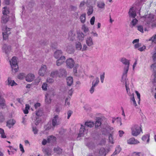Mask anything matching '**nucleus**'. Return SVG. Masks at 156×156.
Returning a JSON list of instances; mask_svg holds the SVG:
<instances>
[{
	"label": "nucleus",
	"instance_id": "1",
	"mask_svg": "<svg viewBox=\"0 0 156 156\" xmlns=\"http://www.w3.org/2000/svg\"><path fill=\"white\" fill-rule=\"evenodd\" d=\"M85 126L81 125V127L79 133V136H83L84 135V133L87 132V129L86 127L90 128L93 127L94 125V123L93 122L87 121L85 122Z\"/></svg>",
	"mask_w": 156,
	"mask_h": 156
},
{
	"label": "nucleus",
	"instance_id": "2",
	"mask_svg": "<svg viewBox=\"0 0 156 156\" xmlns=\"http://www.w3.org/2000/svg\"><path fill=\"white\" fill-rule=\"evenodd\" d=\"M2 12L3 15L1 22L2 23H5L9 20V16L8 15L9 13V11L7 7H5L3 8Z\"/></svg>",
	"mask_w": 156,
	"mask_h": 156
},
{
	"label": "nucleus",
	"instance_id": "3",
	"mask_svg": "<svg viewBox=\"0 0 156 156\" xmlns=\"http://www.w3.org/2000/svg\"><path fill=\"white\" fill-rule=\"evenodd\" d=\"M131 133L133 136H137L139 135L141 132L142 133L141 127L137 125H134L131 128Z\"/></svg>",
	"mask_w": 156,
	"mask_h": 156
},
{
	"label": "nucleus",
	"instance_id": "4",
	"mask_svg": "<svg viewBox=\"0 0 156 156\" xmlns=\"http://www.w3.org/2000/svg\"><path fill=\"white\" fill-rule=\"evenodd\" d=\"M10 65L12 70H14L15 72L18 70V67L17 64L16 57H13L11 61H9Z\"/></svg>",
	"mask_w": 156,
	"mask_h": 156
},
{
	"label": "nucleus",
	"instance_id": "5",
	"mask_svg": "<svg viewBox=\"0 0 156 156\" xmlns=\"http://www.w3.org/2000/svg\"><path fill=\"white\" fill-rule=\"evenodd\" d=\"M2 35L3 39L6 40L8 38V35L10 34L9 28L6 26H4L2 28Z\"/></svg>",
	"mask_w": 156,
	"mask_h": 156
},
{
	"label": "nucleus",
	"instance_id": "6",
	"mask_svg": "<svg viewBox=\"0 0 156 156\" xmlns=\"http://www.w3.org/2000/svg\"><path fill=\"white\" fill-rule=\"evenodd\" d=\"M153 59L155 62L151 66V68L154 71V82H156V52L152 56Z\"/></svg>",
	"mask_w": 156,
	"mask_h": 156
},
{
	"label": "nucleus",
	"instance_id": "7",
	"mask_svg": "<svg viewBox=\"0 0 156 156\" xmlns=\"http://www.w3.org/2000/svg\"><path fill=\"white\" fill-rule=\"evenodd\" d=\"M46 66L44 65H42L39 70V75L42 76H44L46 73Z\"/></svg>",
	"mask_w": 156,
	"mask_h": 156
},
{
	"label": "nucleus",
	"instance_id": "8",
	"mask_svg": "<svg viewBox=\"0 0 156 156\" xmlns=\"http://www.w3.org/2000/svg\"><path fill=\"white\" fill-rule=\"evenodd\" d=\"M56 141V138L53 136H49L48 138L47 141L45 139H44L42 142V144L44 145H45L48 142H53Z\"/></svg>",
	"mask_w": 156,
	"mask_h": 156
},
{
	"label": "nucleus",
	"instance_id": "9",
	"mask_svg": "<svg viewBox=\"0 0 156 156\" xmlns=\"http://www.w3.org/2000/svg\"><path fill=\"white\" fill-rule=\"evenodd\" d=\"M154 15L152 14H149L145 16L144 21L147 24H150L153 21Z\"/></svg>",
	"mask_w": 156,
	"mask_h": 156
},
{
	"label": "nucleus",
	"instance_id": "10",
	"mask_svg": "<svg viewBox=\"0 0 156 156\" xmlns=\"http://www.w3.org/2000/svg\"><path fill=\"white\" fill-rule=\"evenodd\" d=\"M66 63L67 67L69 68H73L75 63L74 60L72 58H68L66 60Z\"/></svg>",
	"mask_w": 156,
	"mask_h": 156
},
{
	"label": "nucleus",
	"instance_id": "11",
	"mask_svg": "<svg viewBox=\"0 0 156 156\" xmlns=\"http://www.w3.org/2000/svg\"><path fill=\"white\" fill-rule=\"evenodd\" d=\"M86 44L89 47H92L94 45V42L92 38L90 36H87L86 38Z\"/></svg>",
	"mask_w": 156,
	"mask_h": 156
},
{
	"label": "nucleus",
	"instance_id": "12",
	"mask_svg": "<svg viewBox=\"0 0 156 156\" xmlns=\"http://www.w3.org/2000/svg\"><path fill=\"white\" fill-rule=\"evenodd\" d=\"M51 94L52 96H53V91L48 92L45 95V101L47 104H50L51 102Z\"/></svg>",
	"mask_w": 156,
	"mask_h": 156
},
{
	"label": "nucleus",
	"instance_id": "13",
	"mask_svg": "<svg viewBox=\"0 0 156 156\" xmlns=\"http://www.w3.org/2000/svg\"><path fill=\"white\" fill-rule=\"evenodd\" d=\"M59 124V117L57 115H55L52 119V124L53 126H55Z\"/></svg>",
	"mask_w": 156,
	"mask_h": 156
},
{
	"label": "nucleus",
	"instance_id": "14",
	"mask_svg": "<svg viewBox=\"0 0 156 156\" xmlns=\"http://www.w3.org/2000/svg\"><path fill=\"white\" fill-rule=\"evenodd\" d=\"M66 51L69 54H72L75 51V49L73 46L71 44L68 45L66 47Z\"/></svg>",
	"mask_w": 156,
	"mask_h": 156
},
{
	"label": "nucleus",
	"instance_id": "15",
	"mask_svg": "<svg viewBox=\"0 0 156 156\" xmlns=\"http://www.w3.org/2000/svg\"><path fill=\"white\" fill-rule=\"evenodd\" d=\"M42 151L45 155L47 156H49L51 154V150L48 147H44L42 148Z\"/></svg>",
	"mask_w": 156,
	"mask_h": 156
},
{
	"label": "nucleus",
	"instance_id": "16",
	"mask_svg": "<svg viewBox=\"0 0 156 156\" xmlns=\"http://www.w3.org/2000/svg\"><path fill=\"white\" fill-rule=\"evenodd\" d=\"M76 34L74 31H70L68 34V39L71 41H73L75 38Z\"/></svg>",
	"mask_w": 156,
	"mask_h": 156
},
{
	"label": "nucleus",
	"instance_id": "17",
	"mask_svg": "<svg viewBox=\"0 0 156 156\" xmlns=\"http://www.w3.org/2000/svg\"><path fill=\"white\" fill-rule=\"evenodd\" d=\"M77 38L78 40L82 41L84 40V35L81 31H77Z\"/></svg>",
	"mask_w": 156,
	"mask_h": 156
},
{
	"label": "nucleus",
	"instance_id": "18",
	"mask_svg": "<svg viewBox=\"0 0 156 156\" xmlns=\"http://www.w3.org/2000/svg\"><path fill=\"white\" fill-rule=\"evenodd\" d=\"M66 60L65 57L64 56H62L56 62L57 65L58 66H61L63 64Z\"/></svg>",
	"mask_w": 156,
	"mask_h": 156
},
{
	"label": "nucleus",
	"instance_id": "19",
	"mask_svg": "<svg viewBox=\"0 0 156 156\" xmlns=\"http://www.w3.org/2000/svg\"><path fill=\"white\" fill-rule=\"evenodd\" d=\"M127 143L129 144H136L139 143V142L134 138L132 137L127 140Z\"/></svg>",
	"mask_w": 156,
	"mask_h": 156
},
{
	"label": "nucleus",
	"instance_id": "20",
	"mask_svg": "<svg viewBox=\"0 0 156 156\" xmlns=\"http://www.w3.org/2000/svg\"><path fill=\"white\" fill-rule=\"evenodd\" d=\"M129 14L130 17L132 18H135L136 16V14L135 10L133 9V7H132L130 9Z\"/></svg>",
	"mask_w": 156,
	"mask_h": 156
},
{
	"label": "nucleus",
	"instance_id": "21",
	"mask_svg": "<svg viewBox=\"0 0 156 156\" xmlns=\"http://www.w3.org/2000/svg\"><path fill=\"white\" fill-rule=\"evenodd\" d=\"M59 77H65L66 76L67 73L65 70L64 69H60L59 70Z\"/></svg>",
	"mask_w": 156,
	"mask_h": 156
},
{
	"label": "nucleus",
	"instance_id": "22",
	"mask_svg": "<svg viewBox=\"0 0 156 156\" xmlns=\"http://www.w3.org/2000/svg\"><path fill=\"white\" fill-rule=\"evenodd\" d=\"M34 75L33 74H28L26 77V80L28 82H31L34 79Z\"/></svg>",
	"mask_w": 156,
	"mask_h": 156
},
{
	"label": "nucleus",
	"instance_id": "23",
	"mask_svg": "<svg viewBox=\"0 0 156 156\" xmlns=\"http://www.w3.org/2000/svg\"><path fill=\"white\" fill-rule=\"evenodd\" d=\"M16 121L15 120L13 119L9 120L7 121V126H8L9 128H10L14 125Z\"/></svg>",
	"mask_w": 156,
	"mask_h": 156
},
{
	"label": "nucleus",
	"instance_id": "24",
	"mask_svg": "<svg viewBox=\"0 0 156 156\" xmlns=\"http://www.w3.org/2000/svg\"><path fill=\"white\" fill-rule=\"evenodd\" d=\"M120 61L124 65H126V66H129V60L126 59L125 58H122L120 59Z\"/></svg>",
	"mask_w": 156,
	"mask_h": 156
},
{
	"label": "nucleus",
	"instance_id": "25",
	"mask_svg": "<svg viewBox=\"0 0 156 156\" xmlns=\"http://www.w3.org/2000/svg\"><path fill=\"white\" fill-rule=\"evenodd\" d=\"M3 50L6 54H8L10 51L11 47L9 46H8L6 44H4L2 47Z\"/></svg>",
	"mask_w": 156,
	"mask_h": 156
},
{
	"label": "nucleus",
	"instance_id": "26",
	"mask_svg": "<svg viewBox=\"0 0 156 156\" xmlns=\"http://www.w3.org/2000/svg\"><path fill=\"white\" fill-rule=\"evenodd\" d=\"M50 76L53 78H56L59 77V72L57 70H54L52 71L50 74Z\"/></svg>",
	"mask_w": 156,
	"mask_h": 156
},
{
	"label": "nucleus",
	"instance_id": "27",
	"mask_svg": "<svg viewBox=\"0 0 156 156\" xmlns=\"http://www.w3.org/2000/svg\"><path fill=\"white\" fill-rule=\"evenodd\" d=\"M129 66H125L124 69V72L123 73L122 78H125L127 76V74L129 69Z\"/></svg>",
	"mask_w": 156,
	"mask_h": 156
},
{
	"label": "nucleus",
	"instance_id": "28",
	"mask_svg": "<svg viewBox=\"0 0 156 156\" xmlns=\"http://www.w3.org/2000/svg\"><path fill=\"white\" fill-rule=\"evenodd\" d=\"M148 134H146L143 136L142 139L143 141H146L147 143H148L150 140Z\"/></svg>",
	"mask_w": 156,
	"mask_h": 156
},
{
	"label": "nucleus",
	"instance_id": "29",
	"mask_svg": "<svg viewBox=\"0 0 156 156\" xmlns=\"http://www.w3.org/2000/svg\"><path fill=\"white\" fill-rule=\"evenodd\" d=\"M97 0H87L86 5L87 6L94 5L95 4Z\"/></svg>",
	"mask_w": 156,
	"mask_h": 156
},
{
	"label": "nucleus",
	"instance_id": "30",
	"mask_svg": "<svg viewBox=\"0 0 156 156\" xmlns=\"http://www.w3.org/2000/svg\"><path fill=\"white\" fill-rule=\"evenodd\" d=\"M67 85L69 86H71L73 83V79L72 77L69 76L66 79Z\"/></svg>",
	"mask_w": 156,
	"mask_h": 156
},
{
	"label": "nucleus",
	"instance_id": "31",
	"mask_svg": "<svg viewBox=\"0 0 156 156\" xmlns=\"http://www.w3.org/2000/svg\"><path fill=\"white\" fill-rule=\"evenodd\" d=\"M62 52L61 50H57L54 53V57L56 58H58L62 55Z\"/></svg>",
	"mask_w": 156,
	"mask_h": 156
},
{
	"label": "nucleus",
	"instance_id": "32",
	"mask_svg": "<svg viewBox=\"0 0 156 156\" xmlns=\"http://www.w3.org/2000/svg\"><path fill=\"white\" fill-rule=\"evenodd\" d=\"M87 6L88 7L87 9V14L89 16L92 13L93 11V7L92 5L88 6Z\"/></svg>",
	"mask_w": 156,
	"mask_h": 156
},
{
	"label": "nucleus",
	"instance_id": "33",
	"mask_svg": "<svg viewBox=\"0 0 156 156\" xmlns=\"http://www.w3.org/2000/svg\"><path fill=\"white\" fill-rule=\"evenodd\" d=\"M129 156H144V154L142 152H134L130 154Z\"/></svg>",
	"mask_w": 156,
	"mask_h": 156
},
{
	"label": "nucleus",
	"instance_id": "34",
	"mask_svg": "<svg viewBox=\"0 0 156 156\" xmlns=\"http://www.w3.org/2000/svg\"><path fill=\"white\" fill-rule=\"evenodd\" d=\"M53 150L55 153L57 154H60L62 152V150L58 147H54Z\"/></svg>",
	"mask_w": 156,
	"mask_h": 156
},
{
	"label": "nucleus",
	"instance_id": "35",
	"mask_svg": "<svg viewBox=\"0 0 156 156\" xmlns=\"http://www.w3.org/2000/svg\"><path fill=\"white\" fill-rule=\"evenodd\" d=\"M76 48L77 50H80L82 48L81 43L79 42H76L75 43Z\"/></svg>",
	"mask_w": 156,
	"mask_h": 156
},
{
	"label": "nucleus",
	"instance_id": "36",
	"mask_svg": "<svg viewBox=\"0 0 156 156\" xmlns=\"http://www.w3.org/2000/svg\"><path fill=\"white\" fill-rule=\"evenodd\" d=\"M138 22V20L136 19H133L130 23V27L133 28L137 23Z\"/></svg>",
	"mask_w": 156,
	"mask_h": 156
},
{
	"label": "nucleus",
	"instance_id": "37",
	"mask_svg": "<svg viewBox=\"0 0 156 156\" xmlns=\"http://www.w3.org/2000/svg\"><path fill=\"white\" fill-rule=\"evenodd\" d=\"M99 82V79L98 77H96L92 82V85L95 87L97 86Z\"/></svg>",
	"mask_w": 156,
	"mask_h": 156
},
{
	"label": "nucleus",
	"instance_id": "38",
	"mask_svg": "<svg viewBox=\"0 0 156 156\" xmlns=\"http://www.w3.org/2000/svg\"><path fill=\"white\" fill-rule=\"evenodd\" d=\"M43 113L42 109L40 108L37 111H36V115L37 116H41L42 115Z\"/></svg>",
	"mask_w": 156,
	"mask_h": 156
},
{
	"label": "nucleus",
	"instance_id": "39",
	"mask_svg": "<svg viewBox=\"0 0 156 156\" xmlns=\"http://www.w3.org/2000/svg\"><path fill=\"white\" fill-rule=\"evenodd\" d=\"M106 150L104 148H101L99 151V154L100 156H105L106 155Z\"/></svg>",
	"mask_w": 156,
	"mask_h": 156
},
{
	"label": "nucleus",
	"instance_id": "40",
	"mask_svg": "<svg viewBox=\"0 0 156 156\" xmlns=\"http://www.w3.org/2000/svg\"><path fill=\"white\" fill-rule=\"evenodd\" d=\"M8 83L9 85L13 86L16 85V83L15 82L14 80H12L10 78H9L8 79Z\"/></svg>",
	"mask_w": 156,
	"mask_h": 156
},
{
	"label": "nucleus",
	"instance_id": "41",
	"mask_svg": "<svg viewBox=\"0 0 156 156\" xmlns=\"http://www.w3.org/2000/svg\"><path fill=\"white\" fill-rule=\"evenodd\" d=\"M82 30L84 33H87L89 31L88 27L86 26L85 25H83L82 26Z\"/></svg>",
	"mask_w": 156,
	"mask_h": 156
},
{
	"label": "nucleus",
	"instance_id": "42",
	"mask_svg": "<svg viewBox=\"0 0 156 156\" xmlns=\"http://www.w3.org/2000/svg\"><path fill=\"white\" fill-rule=\"evenodd\" d=\"M105 4L103 2H99L98 3V6L99 8L104 9L105 8Z\"/></svg>",
	"mask_w": 156,
	"mask_h": 156
},
{
	"label": "nucleus",
	"instance_id": "43",
	"mask_svg": "<svg viewBox=\"0 0 156 156\" xmlns=\"http://www.w3.org/2000/svg\"><path fill=\"white\" fill-rule=\"evenodd\" d=\"M86 14H82L80 17V19L81 23H83L85 22L86 20Z\"/></svg>",
	"mask_w": 156,
	"mask_h": 156
},
{
	"label": "nucleus",
	"instance_id": "44",
	"mask_svg": "<svg viewBox=\"0 0 156 156\" xmlns=\"http://www.w3.org/2000/svg\"><path fill=\"white\" fill-rule=\"evenodd\" d=\"M121 150V148L119 147H117L115 151L111 155L112 156L115 155L116 154H119Z\"/></svg>",
	"mask_w": 156,
	"mask_h": 156
},
{
	"label": "nucleus",
	"instance_id": "45",
	"mask_svg": "<svg viewBox=\"0 0 156 156\" xmlns=\"http://www.w3.org/2000/svg\"><path fill=\"white\" fill-rule=\"evenodd\" d=\"M148 41H151L152 42L156 43V34L153 35L151 37L149 38Z\"/></svg>",
	"mask_w": 156,
	"mask_h": 156
},
{
	"label": "nucleus",
	"instance_id": "46",
	"mask_svg": "<svg viewBox=\"0 0 156 156\" xmlns=\"http://www.w3.org/2000/svg\"><path fill=\"white\" fill-rule=\"evenodd\" d=\"M105 129L106 130V133H108V132L112 131L113 129V127H111L109 125H107L105 127Z\"/></svg>",
	"mask_w": 156,
	"mask_h": 156
},
{
	"label": "nucleus",
	"instance_id": "47",
	"mask_svg": "<svg viewBox=\"0 0 156 156\" xmlns=\"http://www.w3.org/2000/svg\"><path fill=\"white\" fill-rule=\"evenodd\" d=\"M132 97L131 98V100L133 101V105L135 106H136L137 105L136 104V102L135 100L134 97V94L133 93L131 95V96Z\"/></svg>",
	"mask_w": 156,
	"mask_h": 156
},
{
	"label": "nucleus",
	"instance_id": "48",
	"mask_svg": "<svg viewBox=\"0 0 156 156\" xmlns=\"http://www.w3.org/2000/svg\"><path fill=\"white\" fill-rule=\"evenodd\" d=\"M0 134H1V137L2 138H5L6 136L5 134L4 131L3 129L0 128Z\"/></svg>",
	"mask_w": 156,
	"mask_h": 156
},
{
	"label": "nucleus",
	"instance_id": "49",
	"mask_svg": "<svg viewBox=\"0 0 156 156\" xmlns=\"http://www.w3.org/2000/svg\"><path fill=\"white\" fill-rule=\"evenodd\" d=\"M5 100L4 99L0 96V105L1 106H3L4 105Z\"/></svg>",
	"mask_w": 156,
	"mask_h": 156
},
{
	"label": "nucleus",
	"instance_id": "50",
	"mask_svg": "<svg viewBox=\"0 0 156 156\" xmlns=\"http://www.w3.org/2000/svg\"><path fill=\"white\" fill-rule=\"evenodd\" d=\"M54 81V79L50 77H48L46 79V82L49 83H52Z\"/></svg>",
	"mask_w": 156,
	"mask_h": 156
},
{
	"label": "nucleus",
	"instance_id": "51",
	"mask_svg": "<svg viewBox=\"0 0 156 156\" xmlns=\"http://www.w3.org/2000/svg\"><path fill=\"white\" fill-rule=\"evenodd\" d=\"M25 74L23 73H20L18 76V78L19 79H23L24 77H25Z\"/></svg>",
	"mask_w": 156,
	"mask_h": 156
},
{
	"label": "nucleus",
	"instance_id": "52",
	"mask_svg": "<svg viewBox=\"0 0 156 156\" xmlns=\"http://www.w3.org/2000/svg\"><path fill=\"white\" fill-rule=\"evenodd\" d=\"M113 135L112 134H110L109 136V142L111 144H113L114 142L113 141Z\"/></svg>",
	"mask_w": 156,
	"mask_h": 156
},
{
	"label": "nucleus",
	"instance_id": "53",
	"mask_svg": "<svg viewBox=\"0 0 156 156\" xmlns=\"http://www.w3.org/2000/svg\"><path fill=\"white\" fill-rule=\"evenodd\" d=\"M87 146L90 148H92L94 146V143L92 142L88 143L86 144Z\"/></svg>",
	"mask_w": 156,
	"mask_h": 156
},
{
	"label": "nucleus",
	"instance_id": "54",
	"mask_svg": "<svg viewBox=\"0 0 156 156\" xmlns=\"http://www.w3.org/2000/svg\"><path fill=\"white\" fill-rule=\"evenodd\" d=\"M101 124V122L99 120H97L96 121L95 124V127L96 128H98L99 126H100Z\"/></svg>",
	"mask_w": 156,
	"mask_h": 156
},
{
	"label": "nucleus",
	"instance_id": "55",
	"mask_svg": "<svg viewBox=\"0 0 156 156\" xmlns=\"http://www.w3.org/2000/svg\"><path fill=\"white\" fill-rule=\"evenodd\" d=\"M41 121V120L40 118L38 117H36L35 120V124L36 125H37Z\"/></svg>",
	"mask_w": 156,
	"mask_h": 156
},
{
	"label": "nucleus",
	"instance_id": "56",
	"mask_svg": "<svg viewBox=\"0 0 156 156\" xmlns=\"http://www.w3.org/2000/svg\"><path fill=\"white\" fill-rule=\"evenodd\" d=\"M47 84L45 83H43L42 86V90H47Z\"/></svg>",
	"mask_w": 156,
	"mask_h": 156
},
{
	"label": "nucleus",
	"instance_id": "57",
	"mask_svg": "<svg viewBox=\"0 0 156 156\" xmlns=\"http://www.w3.org/2000/svg\"><path fill=\"white\" fill-rule=\"evenodd\" d=\"M70 97H67L65 100V105H70V102H69L70 100Z\"/></svg>",
	"mask_w": 156,
	"mask_h": 156
},
{
	"label": "nucleus",
	"instance_id": "58",
	"mask_svg": "<svg viewBox=\"0 0 156 156\" xmlns=\"http://www.w3.org/2000/svg\"><path fill=\"white\" fill-rule=\"evenodd\" d=\"M125 86H126V91H127V94L129 96H131V95L130 92L129 91V87L127 85L126 83Z\"/></svg>",
	"mask_w": 156,
	"mask_h": 156
},
{
	"label": "nucleus",
	"instance_id": "59",
	"mask_svg": "<svg viewBox=\"0 0 156 156\" xmlns=\"http://www.w3.org/2000/svg\"><path fill=\"white\" fill-rule=\"evenodd\" d=\"M137 30L142 33H143L144 32L143 27L141 26H138Z\"/></svg>",
	"mask_w": 156,
	"mask_h": 156
},
{
	"label": "nucleus",
	"instance_id": "60",
	"mask_svg": "<svg viewBox=\"0 0 156 156\" xmlns=\"http://www.w3.org/2000/svg\"><path fill=\"white\" fill-rule=\"evenodd\" d=\"M32 130L34 134H37V133L38 130L36 127L32 126Z\"/></svg>",
	"mask_w": 156,
	"mask_h": 156
},
{
	"label": "nucleus",
	"instance_id": "61",
	"mask_svg": "<svg viewBox=\"0 0 156 156\" xmlns=\"http://www.w3.org/2000/svg\"><path fill=\"white\" fill-rule=\"evenodd\" d=\"M135 92L136 93V95L137 96V97L138 99H139L138 103L139 104L140 101V94L138 92V91H137L136 90L135 91Z\"/></svg>",
	"mask_w": 156,
	"mask_h": 156
},
{
	"label": "nucleus",
	"instance_id": "62",
	"mask_svg": "<svg viewBox=\"0 0 156 156\" xmlns=\"http://www.w3.org/2000/svg\"><path fill=\"white\" fill-rule=\"evenodd\" d=\"M105 78V73H104L102 75H100V79L101 82V83H103L104 82V80Z\"/></svg>",
	"mask_w": 156,
	"mask_h": 156
},
{
	"label": "nucleus",
	"instance_id": "63",
	"mask_svg": "<svg viewBox=\"0 0 156 156\" xmlns=\"http://www.w3.org/2000/svg\"><path fill=\"white\" fill-rule=\"evenodd\" d=\"M95 86L92 85V87L90 88V89L89 91H90V93L91 94H92L93 93V92H94V90H95Z\"/></svg>",
	"mask_w": 156,
	"mask_h": 156
},
{
	"label": "nucleus",
	"instance_id": "64",
	"mask_svg": "<svg viewBox=\"0 0 156 156\" xmlns=\"http://www.w3.org/2000/svg\"><path fill=\"white\" fill-rule=\"evenodd\" d=\"M86 4V2H85L84 1H83L82 2H81L80 5L79 6L80 7H83L84 5L85 4Z\"/></svg>",
	"mask_w": 156,
	"mask_h": 156
}]
</instances>
